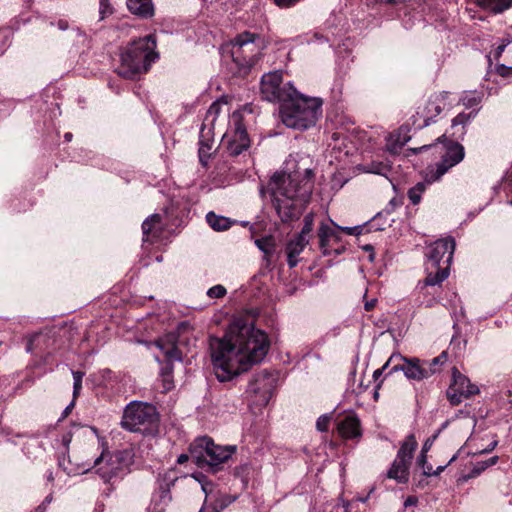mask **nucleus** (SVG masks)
<instances>
[{"mask_svg":"<svg viewBox=\"0 0 512 512\" xmlns=\"http://www.w3.org/2000/svg\"><path fill=\"white\" fill-rule=\"evenodd\" d=\"M64 138H65L66 141H70L72 139V134L71 133H66L64 135Z\"/></svg>","mask_w":512,"mask_h":512,"instance_id":"69168bd1","label":"nucleus"},{"mask_svg":"<svg viewBox=\"0 0 512 512\" xmlns=\"http://www.w3.org/2000/svg\"><path fill=\"white\" fill-rule=\"evenodd\" d=\"M477 4L485 10L499 14L512 7V0H477Z\"/></svg>","mask_w":512,"mask_h":512,"instance_id":"5701e85b","label":"nucleus"},{"mask_svg":"<svg viewBox=\"0 0 512 512\" xmlns=\"http://www.w3.org/2000/svg\"><path fill=\"white\" fill-rule=\"evenodd\" d=\"M317 236L319 239V248L325 256L331 254L330 243L339 242L341 239L339 233L333 227L324 222L320 223L317 230Z\"/></svg>","mask_w":512,"mask_h":512,"instance_id":"aec40b11","label":"nucleus"},{"mask_svg":"<svg viewBox=\"0 0 512 512\" xmlns=\"http://www.w3.org/2000/svg\"><path fill=\"white\" fill-rule=\"evenodd\" d=\"M496 73L503 77V78H509L512 77V66H506L504 64H498L496 66Z\"/></svg>","mask_w":512,"mask_h":512,"instance_id":"79ce46f5","label":"nucleus"},{"mask_svg":"<svg viewBox=\"0 0 512 512\" xmlns=\"http://www.w3.org/2000/svg\"><path fill=\"white\" fill-rule=\"evenodd\" d=\"M226 289L222 285H215L207 291L210 298H222L226 294Z\"/></svg>","mask_w":512,"mask_h":512,"instance_id":"e433bc0d","label":"nucleus"},{"mask_svg":"<svg viewBox=\"0 0 512 512\" xmlns=\"http://www.w3.org/2000/svg\"><path fill=\"white\" fill-rule=\"evenodd\" d=\"M134 457L133 449L109 451L104 448L94 460L93 468L104 483L113 484L116 479L130 472Z\"/></svg>","mask_w":512,"mask_h":512,"instance_id":"39448f33","label":"nucleus"},{"mask_svg":"<svg viewBox=\"0 0 512 512\" xmlns=\"http://www.w3.org/2000/svg\"><path fill=\"white\" fill-rule=\"evenodd\" d=\"M162 392H169L174 388L173 376H172V365H167L162 368L160 379Z\"/></svg>","mask_w":512,"mask_h":512,"instance_id":"bb28decb","label":"nucleus"},{"mask_svg":"<svg viewBox=\"0 0 512 512\" xmlns=\"http://www.w3.org/2000/svg\"><path fill=\"white\" fill-rule=\"evenodd\" d=\"M417 446L418 443L414 434H409L400 444L396 457L386 472L387 478L395 480L398 484L408 483L409 469Z\"/></svg>","mask_w":512,"mask_h":512,"instance_id":"1a4fd4ad","label":"nucleus"},{"mask_svg":"<svg viewBox=\"0 0 512 512\" xmlns=\"http://www.w3.org/2000/svg\"><path fill=\"white\" fill-rule=\"evenodd\" d=\"M255 245L259 248V250L264 252L266 255L272 252V244L269 238L256 239Z\"/></svg>","mask_w":512,"mask_h":512,"instance_id":"c9c22d12","label":"nucleus"},{"mask_svg":"<svg viewBox=\"0 0 512 512\" xmlns=\"http://www.w3.org/2000/svg\"><path fill=\"white\" fill-rule=\"evenodd\" d=\"M418 503V498L415 497V496H409L406 498V500L404 501V506L405 507H409V506H415L417 505Z\"/></svg>","mask_w":512,"mask_h":512,"instance_id":"864d4df0","label":"nucleus"},{"mask_svg":"<svg viewBox=\"0 0 512 512\" xmlns=\"http://www.w3.org/2000/svg\"><path fill=\"white\" fill-rule=\"evenodd\" d=\"M159 417L156 407L149 403L133 401L123 413L121 425L131 432L154 435L158 431Z\"/></svg>","mask_w":512,"mask_h":512,"instance_id":"423d86ee","label":"nucleus"},{"mask_svg":"<svg viewBox=\"0 0 512 512\" xmlns=\"http://www.w3.org/2000/svg\"><path fill=\"white\" fill-rule=\"evenodd\" d=\"M386 170V166H384L382 163L374 164L372 163L370 167L367 169V172L375 173V174H382Z\"/></svg>","mask_w":512,"mask_h":512,"instance_id":"49530a36","label":"nucleus"},{"mask_svg":"<svg viewBox=\"0 0 512 512\" xmlns=\"http://www.w3.org/2000/svg\"><path fill=\"white\" fill-rule=\"evenodd\" d=\"M460 101L466 108H473L481 103L482 93L477 91L464 92Z\"/></svg>","mask_w":512,"mask_h":512,"instance_id":"c756f323","label":"nucleus"},{"mask_svg":"<svg viewBox=\"0 0 512 512\" xmlns=\"http://www.w3.org/2000/svg\"><path fill=\"white\" fill-rule=\"evenodd\" d=\"M390 360H388L381 368L376 369L373 372V378L377 380L384 372V370L388 367Z\"/></svg>","mask_w":512,"mask_h":512,"instance_id":"603ef678","label":"nucleus"},{"mask_svg":"<svg viewBox=\"0 0 512 512\" xmlns=\"http://www.w3.org/2000/svg\"><path fill=\"white\" fill-rule=\"evenodd\" d=\"M309 238H304L302 235H295L290 239L285 247L287 255V263L290 268H294L299 263L298 256L304 251L305 247L309 244Z\"/></svg>","mask_w":512,"mask_h":512,"instance_id":"6ab92c4d","label":"nucleus"},{"mask_svg":"<svg viewBox=\"0 0 512 512\" xmlns=\"http://www.w3.org/2000/svg\"><path fill=\"white\" fill-rule=\"evenodd\" d=\"M82 389V381H74V384H73V398H77L78 395L80 394V391Z\"/></svg>","mask_w":512,"mask_h":512,"instance_id":"3c124183","label":"nucleus"},{"mask_svg":"<svg viewBox=\"0 0 512 512\" xmlns=\"http://www.w3.org/2000/svg\"><path fill=\"white\" fill-rule=\"evenodd\" d=\"M250 146L246 129L239 122L232 138L228 141L227 150L231 156H238Z\"/></svg>","mask_w":512,"mask_h":512,"instance_id":"a211bd4d","label":"nucleus"},{"mask_svg":"<svg viewBox=\"0 0 512 512\" xmlns=\"http://www.w3.org/2000/svg\"><path fill=\"white\" fill-rule=\"evenodd\" d=\"M113 8L109 2V0H101L99 3V13L100 18L104 19L107 15L112 14Z\"/></svg>","mask_w":512,"mask_h":512,"instance_id":"4c0bfd02","label":"nucleus"},{"mask_svg":"<svg viewBox=\"0 0 512 512\" xmlns=\"http://www.w3.org/2000/svg\"><path fill=\"white\" fill-rule=\"evenodd\" d=\"M330 417L328 415H321L316 421V427L319 431L325 432L328 430Z\"/></svg>","mask_w":512,"mask_h":512,"instance_id":"a19ab883","label":"nucleus"},{"mask_svg":"<svg viewBox=\"0 0 512 512\" xmlns=\"http://www.w3.org/2000/svg\"><path fill=\"white\" fill-rule=\"evenodd\" d=\"M296 91L291 82L283 83L280 71L266 73L261 78V96L269 102L283 104L287 99L296 95Z\"/></svg>","mask_w":512,"mask_h":512,"instance_id":"9d476101","label":"nucleus"},{"mask_svg":"<svg viewBox=\"0 0 512 512\" xmlns=\"http://www.w3.org/2000/svg\"><path fill=\"white\" fill-rule=\"evenodd\" d=\"M499 460L498 456H493L485 461L477 462L470 474L466 477V479L474 478L479 476L483 471H485L488 467L495 465Z\"/></svg>","mask_w":512,"mask_h":512,"instance_id":"c85d7f7f","label":"nucleus"},{"mask_svg":"<svg viewBox=\"0 0 512 512\" xmlns=\"http://www.w3.org/2000/svg\"><path fill=\"white\" fill-rule=\"evenodd\" d=\"M428 147H429L428 145H423L419 148H414L412 151L414 152V154H418L419 152L426 150Z\"/></svg>","mask_w":512,"mask_h":512,"instance_id":"680f3d73","label":"nucleus"},{"mask_svg":"<svg viewBox=\"0 0 512 512\" xmlns=\"http://www.w3.org/2000/svg\"><path fill=\"white\" fill-rule=\"evenodd\" d=\"M151 220H161V216L159 214H152L142 223V231L145 236H148L155 227Z\"/></svg>","mask_w":512,"mask_h":512,"instance_id":"f704fd0d","label":"nucleus"},{"mask_svg":"<svg viewBox=\"0 0 512 512\" xmlns=\"http://www.w3.org/2000/svg\"><path fill=\"white\" fill-rule=\"evenodd\" d=\"M172 496L170 492V484L169 483H161L158 490L153 495V501L155 504L161 505L160 511H163L164 508L171 502Z\"/></svg>","mask_w":512,"mask_h":512,"instance_id":"393cba45","label":"nucleus"},{"mask_svg":"<svg viewBox=\"0 0 512 512\" xmlns=\"http://www.w3.org/2000/svg\"><path fill=\"white\" fill-rule=\"evenodd\" d=\"M313 171L293 173L275 172L267 187L261 188L264 197L266 193L271 198L272 205L283 223L298 220L306 209L313 191Z\"/></svg>","mask_w":512,"mask_h":512,"instance_id":"f03ea898","label":"nucleus"},{"mask_svg":"<svg viewBox=\"0 0 512 512\" xmlns=\"http://www.w3.org/2000/svg\"><path fill=\"white\" fill-rule=\"evenodd\" d=\"M210 348L215 376L226 382L260 363L269 350V341L252 323L237 318L222 338L211 340Z\"/></svg>","mask_w":512,"mask_h":512,"instance_id":"f257e3e1","label":"nucleus"},{"mask_svg":"<svg viewBox=\"0 0 512 512\" xmlns=\"http://www.w3.org/2000/svg\"><path fill=\"white\" fill-rule=\"evenodd\" d=\"M73 380L75 381H82L84 377V372L81 371H72Z\"/></svg>","mask_w":512,"mask_h":512,"instance_id":"052dcab7","label":"nucleus"},{"mask_svg":"<svg viewBox=\"0 0 512 512\" xmlns=\"http://www.w3.org/2000/svg\"><path fill=\"white\" fill-rule=\"evenodd\" d=\"M426 185L423 182L417 183L415 186L409 189L408 198L413 205H417L421 201V196L425 191Z\"/></svg>","mask_w":512,"mask_h":512,"instance_id":"2f4dec72","label":"nucleus"},{"mask_svg":"<svg viewBox=\"0 0 512 512\" xmlns=\"http://www.w3.org/2000/svg\"><path fill=\"white\" fill-rule=\"evenodd\" d=\"M74 400L75 399L73 398L72 402L64 409L63 414H62L63 418L67 417L70 414V412L72 411V409H73V407L75 405V401Z\"/></svg>","mask_w":512,"mask_h":512,"instance_id":"5fc2aeb1","label":"nucleus"},{"mask_svg":"<svg viewBox=\"0 0 512 512\" xmlns=\"http://www.w3.org/2000/svg\"><path fill=\"white\" fill-rule=\"evenodd\" d=\"M229 502H224L221 504L220 509L214 508L213 512H219L221 509H223L225 506H227Z\"/></svg>","mask_w":512,"mask_h":512,"instance_id":"0e129e2a","label":"nucleus"},{"mask_svg":"<svg viewBox=\"0 0 512 512\" xmlns=\"http://www.w3.org/2000/svg\"><path fill=\"white\" fill-rule=\"evenodd\" d=\"M213 146L214 140L210 137V131L205 132L204 128L201 129L198 156L203 167L208 166L209 159L212 156Z\"/></svg>","mask_w":512,"mask_h":512,"instance_id":"4be33fe9","label":"nucleus"},{"mask_svg":"<svg viewBox=\"0 0 512 512\" xmlns=\"http://www.w3.org/2000/svg\"><path fill=\"white\" fill-rule=\"evenodd\" d=\"M47 479L49 481H53L54 480L53 473L51 471L48 473Z\"/></svg>","mask_w":512,"mask_h":512,"instance_id":"338daca9","label":"nucleus"},{"mask_svg":"<svg viewBox=\"0 0 512 512\" xmlns=\"http://www.w3.org/2000/svg\"><path fill=\"white\" fill-rule=\"evenodd\" d=\"M454 250L455 240L452 237L436 240L427 253L432 268H437L441 262L445 263V266H450Z\"/></svg>","mask_w":512,"mask_h":512,"instance_id":"4468645a","label":"nucleus"},{"mask_svg":"<svg viewBox=\"0 0 512 512\" xmlns=\"http://www.w3.org/2000/svg\"><path fill=\"white\" fill-rule=\"evenodd\" d=\"M476 116V112L472 111L470 113H460L452 120V128H456L461 126L458 137H461L465 134V126Z\"/></svg>","mask_w":512,"mask_h":512,"instance_id":"cd10ccee","label":"nucleus"},{"mask_svg":"<svg viewBox=\"0 0 512 512\" xmlns=\"http://www.w3.org/2000/svg\"><path fill=\"white\" fill-rule=\"evenodd\" d=\"M449 267L450 266H438L434 268L436 270L435 273L431 271L425 278V285L435 286L443 282L449 275ZM429 269H433L432 266Z\"/></svg>","mask_w":512,"mask_h":512,"instance_id":"a878e982","label":"nucleus"},{"mask_svg":"<svg viewBox=\"0 0 512 512\" xmlns=\"http://www.w3.org/2000/svg\"><path fill=\"white\" fill-rule=\"evenodd\" d=\"M57 27L62 30V31H65L68 29L69 25H68V22L66 20H59L57 22Z\"/></svg>","mask_w":512,"mask_h":512,"instance_id":"bf43d9fd","label":"nucleus"},{"mask_svg":"<svg viewBox=\"0 0 512 512\" xmlns=\"http://www.w3.org/2000/svg\"><path fill=\"white\" fill-rule=\"evenodd\" d=\"M155 48L156 38L153 34L133 40L120 53L118 74L126 79H134L147 72L158 58Z\"/></svg>","mask_w":512,"mask_h":512,"instance_id":"20e7f679","label":"nucleus"},{"mask_svg":"<svg viewBox=\"0 0 512 512\" xmlns=\"http://www.w3.org/2000/svg\"><path fill=\"white\" fill-rule=\"evenodd\" d=\"M372 249H373V247L371 245L364 246V250H366V251H370Z\"/></svg>","mask_w":512,"mask_h":512,"instance_id":"774afa93","label":"nucleus"},{"mask_svg":"<svg viewBox=\"0 0 512 512\" xmlns=\"http://www.w3.org/2000/svg\"><path fill=\"white\" fill-rule=\"evenodd\" d=\"M333 225L337 229L344 231L348 235H359L361 233V231H362V227L361 226L342 227V226H339V225H337L335 223H333Z\"/></svg>","mask_w":512,"mask_h":512,"instance_id":"37998d69","label":"nucleus"},{"mask_svg":"<svg viewBox=\"0 0 512 512\" xmlns=\"http://www.w3.org/2000/svg\"><path fill=\"white\" fill-rule=\"evenodd\" d=\"M189 451L191 458L199 467L208 465L213 471L216 467L226 462L236 451V446L216 445L207 436L199 437L190 444Z\"/></svg>","mask_w":512,"mask_h":512,"instance_id":"0eeeda50","label":"nucleus"},{"mask_svg":"<svg viewBox=\"0 0 512 512\" xmlns=\"http://www.w3.org/2000/svg\"><path fill=\"white\" fill-rule=\"evenodd\" d=\"M437 142L445 144V153L441 156V160L429 169L427 176L430 182L438 181L465 157L464 147L458 142L447 140L446 135L438 137Z\"/></svg>","mask_w":512,"mask_h":512,"instance_id":"9b49d317","label":"nucleus"},{"mask_svg":"<svg viewBox=\"0 0 512 512\" xmlns=\"http://www.w3.org/2000/svg\"><path fill=\"white\" fill-rule=\"evenodd\" d=\"M274 4L279 8L285 9L296 5L299 0H273Z\"/></svg>","mask_w":512,"mask_h":512,"instance_id":"c03bdc74","label":"nucleus"},{"mask_svg":"<svg viewBox=\"0 0 512 512\" xmlns=\"http://www.w3.org/2000/svg\"><path fill=\"white\" fill-rule=\"evenodd\" d=\"M314 218L315 214L313 212L306 214L303 219V227L297 235H302V237L310 239L311 232L313 231L314 227Z\"/></svg>","mask_w":512,"mask_h":512,"instance_id":"7c9ffc66","label":"nucleus"},{"mask_svg":"<svg viewBox=\"0 0 512 512\" xmlns=\"http://www.w3.org/2000/svg\"><path fill=\"white\" fill-rule=\"evenodd\" d=\"M223 104H224V102H222L220 100L213 102L207 111V117L213 116V121H214L215 118L217 117V115L220 113V110H221V107Z\"/></svg>","mask_w":512,"mask_h":512,"instance_id":"ea45409f","label":"nucleus"},{"mask_svg":"<svg viewBox=\"0 0 512 512\" xmlns=\"http://www.w3.org/2000/svg\"><path fill=\"white\" fill-rule=\"evenodd\" d=\"M497 444H498V441L495 440V441L491 442L486 448L478 451L476 454H488L496 448Z\"/></svg>","mask_w":512,"mask_h":512,"instance_id":"09e8293b","label":"nucleus"},{"mask_svg":"<svg viewBox=\"0 0 512 512\" xmlns=\"http://www.w3.org/2000/svg\"><path fill=\"white\" fill-rule=\"evenodd\" d=\"M437 436H438V434H435V435L429 437L424 442L420 454H426L427 455L428 451L431 449V447H432L434 441L436 440Z\"/></svg>","mask_w":512,"mask_h":512,"instance_id":"a18cd8bd","label":"nucleus"},{"mask_svg":"<svg viewBox=\"0 0 512 512\" xmlns=\"http://www.w3.org/2000/svg\"><path fill=\"white\" fill-rule=\"evenodd\" d=\"M191 458V454L189 453L188 454H180L177 458V463L178 464H184L185 462L188 461V459Z\"/></svg>","mask_w":512,"mask_h":512,"instance_id":"6e6d98bb","label":"nucleus"},{"mask_svg":"<svg viewBox=\"0 0 512 512\" xmlns=\"http://www.w3.org/2000/svg\"><path fill=\"white\" fill-rule=\"evenodd\" d=\"M441 111L442 106L439 96L430 97L426 105L417 111L413 124L418 129L427 127L430 125L431 121L441 113Z\"/></svg>","mask_w":512,"mask_h":512,"instance_id":"dca6fc26","label":"nucleus"},{"mask_svg":"<svg viewBox=\"0 0 512 512\" xmlns=\"http://www.w3.org/2000/svg\"><path fill=\"white\" fill-rule=\"evenodd\" d=\"M417 465L423 469V475L425 476V469H427L428 461L426 454H419L417 457Z\"/></svg>","mask_w":512,"mask_h":512,"instance_id":"de8ad7c7","label":"nucleus"},{"mask_svg":"<svg viewBox=\"0 0 512 512\" xmlns=\"http://www.w3.org/2000/svg\"><path fill=\"white\" fill-rule=\"evenodd\" d=\"M323 101L318 97H306L296 91L280 108L283 124L291 129L304 131L316 125L322 116Z\"/></svg>","mask_w":512,"mask_h":512,"instance_id":"7ed1b4c3","label":"nucleus"},{"mask_svg":"<svg viewBox=\"0 0 512 512\" xmlns=\"http://www.w3.org/2000/svg\"><path fill=\"white\" fill-rule=\"evenodd\" d=\"M255 38V34L246 31L237 35L229 44L230 55L238 74H246L256 63Z\"/></svg>","mask_w":512,"mask_h":512,"instance_id":"6e6552de","label":"nucleus"},{"mask_svg":"<svg viewBox=\"0 0 512 512\" xmlns=\"http://www.w3.org/2000/svg\"><path fill=\"white\" fill-rule=\"evenodd\" d=\"M164 357L168 362L182 361L181 352L175 344L168 345L167 349L164 351Z\"/></svg>","mask_w":512,"mask_h":512,"instance_id":"473e14b6","label":"nucleus"},{"mask_svg":"<svg viewBox=\"0 0 512 512\" xmlns=\"http://www.w3.org/2000/svg\"><path fill=\"white\" fill-rule=\"evenodd\" d=\"M479 393L480 390L477 385L472 384L469 378L459 372L456 367L452 369V382L446 391L447 399L451 405H459L464 399Z\"/></svg>","mask_w":512,"mask_h":512,"instance_id":"f8f14e48","label":"nucleus"},{"mask_svg":"<svg viewBox=\"0 0 512 512\" xmlns=\"http://www.w3.org/2000/svg\"><path fill=\"white\" fill-rule=\"evenodd\" d=\"M51 501H52V495L50 494V495H48V496L45 498V500L43 501V504H42V505H47V504L51 503Z\"/></svg>","mask_w":512,"mask_h":512,"instance_id":"e2e57ef3","label":"nucleus"},{"mask_svg":"<svg viewBox=\"0 0 512 512\" xmlns=\"http://www.w3.org/2000/svg\"><path fill=\"white\" fill-rule=\"evenodd\" d=\"M337 431L342 438L354 439L361 436L360 420L354 413L337 420Z\"/></svg>","mask_w":512,"mask_h":512,"instance_id":"f3484780","label":"nucleus"},{"mask_svg":"<svg viewBox=\"0 0 512 512\" xmlns=\"http://www.w3.org/2000/svg\"><path fill=\"white\" fill-rule=\"evenodd\" d=\"M457 458L456 455H454L450 460L449 462L446 464V465H440L436 468V470H433V467L432 465H428L427 466V469H425V476L427 477H430V476H438L440 475L445 469L446 467L451 464L453 461H455V459Z\"/></svg>","mask_w":512,"mask_h":512,"instance_id":"72a5a7b5","label":"nucleus"},{"mask_svg":"<svg viewBox=\"0 0 512 512\" xmlns=\"http://www.w3.org/2000/svg\"><path fill=\"white\" fill-rule=\"evenodd\" d=\"M173 344L172 342H163V341H157L156 345L157 347L162 351L164 354V351L167 349L168 345Z\"/></svg>","mask_w":512,"mask_h":512,"instance_id":"4d7b16f0","label":"nucleus"},{"mask_svg":"<svg viewBox=\"0 0 512 512\" xmlns=\"http://www.w3.org/2000/svg\"><path fill=\"white\" fill-rule=\"evenodd\" d=\"M447 360V352H442L439 356L435 357L431 361H425L426 367L435 369L436 365H442Z\"/></svg>","mask_w":512,"mask_h":512,"instance_id":"58836bf2","label":"nucleus"},{"mask_svg":"<svg viewBox=\"0 0 512 512\" xmlns=\"http://www.w3.org/2000/svg\"><path fill=\"white\" fill-rule=\"evenodd\" d=\"M128 10L143 19H149L154 16V4L152 0H127Z\"/></svg>","mask_w":512,"mask_h":512,"instance_id":"412c9836","label":"nucleus"},{"mask_svg":"<svg viewBox=\"0 0 512 512\" xmlns=\"http://www.w3.org/2000/svg\"><path fill=\"white\" fill-rule=\"evenodd\" d=\"M276 382L275 375L264 370L254 376L247 391L258 397L257 401L260 405H267L275 390Z\"/></svg>","mask_w":512,"mask_h":512,"instance_id":"ddd939ff","label":"nucleus"},{"mask_svg":"<svg viewBox=\"0 0 512 512\" xmlns=\"http://www.w3.org/2000/svg\"><path fill=\"white\" fill-rule=\"evenodd\" d=\"M376 302L377 300L376 299H372L370 301H367L365 304H364V308L366 311H371L375 305H376Z\"/></svg>","mask_w":512,"mask_h":512,"instance_id":"13d9d810","label":"nucleus"},{"mask_svg":"<svg viewBox=\"0 0 512 512\" xmlns=\"http://www.w3.org/2000/svg\"><path fill=\"white\" fill-rule=\"evenodd\" d=\"M510 43L509 40H503V43L496 48L495 57L499 58L504 52L506 46Z\"/></svg>","mask_w":512,"mask_h":512,"instance_id":"8fccbe9b","label":"nucleus"},{"mask_svg":"<svg viewBox=\"0 0 512 512\" xmlns=\"http://www.w3.org/2000/svg\"><path fill=\"white\" fill-rule=\"evenodd\" d=\"M206 221L213 230L218 232L228 230L233 224L230 218L217 215L214 212L207 213Z\"/></svg>","mask_w":512,"mask_h":512,"instance_id":"b1692460","label":"nucleus"},{"mask_svg":"<svg viewBox=\"0 0 512 512\" xmlns=\"http://www.w3.org/2000/svg\"><path fill=\"white\" fill-rule=\"evenodd\" d=\"M403 361L402 365L394 366L389 373L401 370L408 379L421 381L436 372V369L426 367L425 361L418 358H403Z\"/></svg>","mask_w":512,"mask_h":512,"instance_id":"2eb2a0df","label":"nucleus"}]
</instances>
